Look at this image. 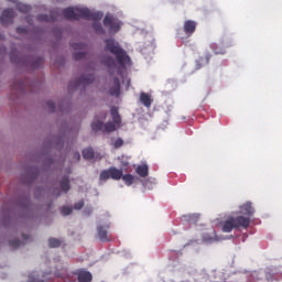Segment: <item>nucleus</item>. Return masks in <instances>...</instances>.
<instances>
[{
	"mask_svg": "<svg viewBox=\"0 0 282 282\" xmlns=\"http://www.w3.org/2000/svg\"><path fill=\"white\" fill-rule=\"evenodd\" d=\"M240 215L241 216H230L223 224V232H232L234 230H248L250 228V217L254 215V207H252V203H245L240 206Z\"/></svg>",
	"mask_w": 282,
	"mask_h": 282,
	"instance_id": "nucleus-1",
	"label": "nucleus"
},
{
	"mask_svg": "<svg viewBox=\"0 0 282 282\" xmlns=\"http://www.w3.org/2000/svg\"><path fill=\"white\" fill-rule=\"evenodd\" d=\"M110 115L112 118V122L109 121L107 123H104L102 121H94L91 123L93 131H102V129H105L104 131L106 133H113V131H116V124L117 127H120V124H122V118L120 117V112L118 111V107L116 106H112L110 108Z\"/></svg>",
	"mask_w": 282,
	"mask_h": 282,
	"instance_id": "nucleus-2",
	"label": "nucleus"
},
{
	"mask_svg": "<svg viewBox=\"0 0 282 282\" xmlns=\"http://www.w3.org/2000/svg\"><path fill=\"white\" fill-rule=\"evenodd\" d=\"M106 46L105 51L110 52V54H113L117 58V63L121 65V67H124L131 58L129 55H127V52L122 47H120V44L116 42L113 39H106L105 40Z\"/></svg>",
	"mask_w": 282,
	"mask_h": 282,
	"instance_id": "nucleus-3",
	"label": "nucleus"
},
{
	"mask_svg": "<svg viewBox=\"0 0 282 282\" xmlns=\"http://www.w3.org/2000/svg\"><path fill=\"white\" fill-rule=\"evenodd\" d=\"M64 18L67 21H80L83 17H87L89 14L88 8H78V7H68L62 11Z\"/></svg>",
	"mask_w": 282,
	"mask_h": 282,
	"instance_id": "nucleus-4",
	"label": "nucleus"
},
{
	"mask_svg": "<svg viewBox=\"0 0 282 282\" xmlns=\"http://www.w3.org/2000/svg\"><path fill=\"white\" fill-rule=\"evenodd\" d=\"M122 170H118L117 167H109L108 170H104L100 172L99 180L101 182H107V180H122Z\"/></svg>",
	"mask_w": 282,
	"mask_h": 282,
	"instance_id": "nucleus-5",
	"label": "nucleus"
},
{
	"mask_svg": "<svg viewBox=\"0 0 282 282\" xmlns=\"http://www.w3.org/2000/svg\"><path fill=\"white\" fill-rule=\"evenodd\" d=\"M94 80H96V76L94 74L82 75L78 79L69 83L68 89H77L80 85H91Z\"/></svg>",
	"mask_w": 282,
	"mask_h": 282,
	"instance_id": "nucleus-6",
	"label": "nucleus"
},
{
	"mask_svg": "<svg viewBox=\"0 0 282 282\" xmlns=\"http://www.w3.org/2000/svg\"><path fill=\"white\" fill-rule=\"evenodd\" d=\"M219 45L221 48L217 47V44H212L210 48L215 52V54H226L227 47H232V40L230 37H221Z\"/></svg>",
	"mask_w": 282,
	"mask_h": 282,
	"instance_id": "nucleus-7",
	"label": "nucleus"
},
{
	"mask_svg": "<svg viewBox=\"0 0 282 282\" xmlns=\"http://www.w3.org/2000/svg\"><path fill=\"white\" fill-rule=\"evenodd\" d=\"M58 17H61V11L58 9L51 10L50 15L47 14H40L37 15V21H46L47 23H52L54 21H58Z\"/></svg>",
	"mask_w": 282,
	"mask_h": 282,
	"instance_id": "nucleus-8",
	"label": "nucleus"
},
{
	"mask_svg": "<svg viewBox=\"0 0 282 282\" xmlns=\"http://www.w3.org/2000/svg\"><path fill=\"white\" fill-rule=\"evenodd\" d=\"M104 25L110 28V32H120V22L115 21L110 15L104 18Z\"/></svg>",
	"mask_w": 282,
	"mask_h": 282,
	"instance_id": "nucleus-9",
	"label": "nucleus"
},
{
	"mask_svg": "<svg viewBox=\"0 0 282 282\" xmlns=\"http://www.w3.org/2000/svg\"><path fill=\"white\" fill-rule=\"evenodd\" d=\"M75 276H77L78 282H91L94 276L91 275V272L86 271L84 269H79L75 272H73Z\"/></svg>",
	"mask_w": 282,
	"mask_h": 282,
	"instance_id": "nucleus-10",
	"label": "nucleus"
},
{
	"mask_svg": "<svg viewBox=\"0 0 282 282\" xmlns=\"http://www.w3.org/2000/svg\"><path fill=\"white\" fill-rule=\"evenodd\" d=\"M196 30H197V22L193 20H186L184 22L183 32H185L186 36H193Z\"/></svg>",
	"mask_w": 282,
	"mask_h": 282,
	"instance_id": "nucleus-11",
	"label": "nucleus"
},
{
	"mask_svg": "<svg viewBox=\"0 0 282 282\" xmlns=\"http://www.w3.org/2000/svg\"><path fill=\"white\" fill-rule=\"evenodd\" d=\"M13 19H14V10L13 9H6L2 12L0 21H1L2 25H10V23L13 22Z\"/></svg>",
	"mask_w": 282,
	"mask_h": 282,
	"instance_id": "nucleus-12",
	"label": "nucleus"
},
{
	"mask_svg": "<svg viewBox=\"0 0 282 282\" xmlns=\"http://www.w3.org/2000/svg\"><path fill=\"white\" fill-rule=\"evenodd\" d=\"M102 17H104L102 12H100V11L91 12L88 9V14L87 15H83V19H86L87 21L98 22V21H100V19H102Z\"/></svg>",
	"mask_w": 282,
	"mask_h": 282,
	"instance_id": "nucleus-13",
	"label": "nucleus"
},
{
	"mask_svg": "<svg viewBox=\"0 0 282 282\" xmlns=\"http://www.w3.org/2000/svg\"><path fill=\"white\" fill-rule=\"evenodd\" d=\"M139 100L143 107H147V109L151 108V105H153V99L151 98V95L147 93H141Z\"/></svg>",
	"mask_w": 282,
	"mask_h": 282,
	"instance_id": "nucleus-14",
	"label": "nucleus"
},
{
	"mask_svg": "<svg viewBox=\"0 0 282 282\" xmlns=\"http://www.w3.org/2000/svg\"><path fill=\"white\" fill-rule=\"evenodd\" d=\"M110 96H120V79L118 77L113 78V84L109 89Z\"/></svg>",
	"mask_w": 282,
	"mask_h": 282,
	"instance_id": "nucleus-15",
	"label": "nucleus"
},
{
	"mask_svg": "<svg viewBox=\"0 0 282 282\" xmlns=\"http://www.w3.org/2000/svg\"><path fill=\"white\" fill-rule=\"evenodd\" d=\"M97 235L100 241H102L104 243L107 241H111L109 235L107 234V229H105V227L102 226L97 227Z\"/></svg>",
	"mask_w": 282,
	"mask_h": 282,
	"instance_id": "nucleus-16",
	"label": "nucleus"
},
{
	"mask_svg": "<svg viewBox=\"0 0 282 282\" xmlns=\"http://www.w3.org/2000/svg\"><path fill=\"white\" fill-rule=\"evenodd\" d=\"M135 171H137V175H139L140 177H147L149 175V165L147 164L138 165Z\"/></svg>",
	"mask_w": 282,
	"mask_h": 282,
	"instance_id": "nucleus-17",
	"label": "nucleus"
},
{
	"mask_svg": "<svg viewBox=\"0 0 282 282\" xmlns=\"http://www.w3.org/2000/svg\"><path fill=\"white\" fill-rule=\"evenodd\" d=\"M54 275L57 276V279H67L69 281L70 275L67 273L66 269H58L56 268V270L54 271Z\"/></svg>",
	"mask_w": 282,
	"mask_h": 282,
	"instance_id": "nucleus-18",
	"label": "nucleus"
},
{
	"mask_svg": "<svg viewBox=\"0 0 282 282\" xmlns=\"http://www.w3.org/2000/svg\"><path fill=\"white\" fill-rule=\"evenodd\" d=\"M82 155L84 160H94V149L87 148L83 150Z\"/></svg>",
	"mask_w": 282,
	"mask_h": 282,
	"instance_id": "nucleus-19",
	"label": "nucleus"
},
{
	"mask_svg": "<svg viewBox=\"0 0 282 282\" xmlns=\"http://www.w3.org/2000/svg\"><path fill=\"white\" fill-rule=\"evenodd\" d=\"M47 281V278H45V275H43V278H39V274L36 273H31L29 275V282H45Z\"/></svg>",
	"mask_w": 282,
	"mask_h": 282,
	"instance_id": "nucleus-20",
	"label": "nucleus"
},
{
	"mask_svg": "<svg viewBox=\"0 0 282 282\" xmlns=\"http://www.w3.org/2000/svg\"><path fill=\"white\" fill-rule=\"evenodd\" d=\"M61 188L64 193H67L70 188L69 186V177H64L62 181H61Z\"/></svg>",
	"mask_w": 282,
	"mask_h": 282,
	"instance_id": "nucleus-21",
	"label": "nucleus"
},
{
	"mask_svg": "<svg viewBox=\"0 0 282 282\" xmlns=\"http://www.w3.org/2000/svg\"><path fill=\"white\" fill-rule=\"evenodd\" d=\"M70 47H73V50H75V52H78V50L84 52V50H87V44H85V43H70Z\"/></svg>",
	"mask_w": 282,
	"mask_h": 282,
	"instance_id": "nucleus-22",
	"label": "nucleus"
},
{
	"mask_svg": "<svg viewBox=\"0 0 282 282\" xmlns=\"http://www.w3.org/2000/svg\"><path fill=\"white\" fill-rule=\"evenodd\" d=\"M121 180H123L126 186H131L133 184L134 177L131 174H122Z\"/></svg>",
	"mask_w": 282,
	"mask_h": 282,
	"instance_id": "nucleus-23",
	"label": "nucleus"
},
{
	"mask_svg": "<svg viewBox=\"0 0 282 282\" xmlns=\"http://www.w3.org/2000/svg\"><path fill=\"white\" fill-rule=\"evenodd\" d=\"M104 65H106V67H109L111 69V67H116V59H113V57L108 56L104 59Z\"/></svg>",
	"mask_w": 282,
	"mask_h": 282,
	"instance_id": "nucleus-24",
	"label": "nucleus"
},
{
	"mask_svg": "<svg viewBox=\"0 0 282 282\" xmlns=\"http://www.w3.org/2000/svg\"><path fill=\"white\" fill-rule=\"evenodd\" d=\"M18 10H19V12H23L24 14H28V12L32 11V7H30L28 4L19 3Z\"/></svg>",
	"mask_w": 282,
	"mask_h": 282,
	"instance_id": "nucleus-25",
	"label": "nucleus"
},
{
	"mask_svg": "<svg viewBox=\"0 0 282 282\" xmlns=\"http://www.w3.org/2000/svg\"><path fill=\"white\" fill-rule=\"evenodd\" d=\"M48 246L50 248H61V240L58 238H50Z\"/></svg>",
	"mask_w": 282,
	"mask_h": 282,
	"instance_id": "nucleus-26",
	"label": "nucleus"
},
{
	"mask_svg": "<svg viewBox=\"0 0 282 282\" xmlns=\"http://www.w3.org/2000/svg\"><path fill=\"white\" fill-rule=\"evenodd\" d=\"M12 89H18V91H23V89H25V84L23 83V80L14 82L12 85Z\"/></svg>",
	"mask_w": 282,
	"mask_h": 282,
	"instance_id": "nucleus-27",
	"label": "nucleus"
},
{
	"mask_svg": "<svg viewBox=\"0 0 282 282\" xmlns=\"http://www.w3.org/2000/svg\"><path fill=\"white\" fill-rule=\"evenodd\" d=\"M93 28L97 34H105V29H102V24L100 22L93 23Z\"/></svg>",
	"mask_w": 282,
	"mask_h": 282,
	"instance_id": "nucleus-28",
	"label": "nucleus"
},
{
	"mask_svg": "<svg viewBox=\"0 0 282 282\" xmlns=\"http://www.w3.org/2000/svg\"><path fill=\"white\" fill-rule=\"evenodd\" d=\"M85 56H87V53H85V52H76V53H74L73 58L75 61H83V58H85Z\"/></svg>",
	"mask_w": 282,
	"mask_h": 282,
	"instance_id": "nucleus-29",
	"label": "nucleus"
},
{
	"mask_svg": "<svg viewBox=\"0 0 282 282\" xmlns=\"http://www.w3.org/2000/svg\"><path fill=\"white\" fill-rule=\"evenodd\" d=\"M264 276L267 281H273L274 280V271L272 269H269L264 272Z\"/></svg>",
	"mask_w": 282,
	"mask_h": 282,
	"instance_id": "nucleus-30",
	"label": "nucleus"
},
{
	"mask_svg": "<svg viewBox=\"0 0 282 282\" xmlns=\"http://www.w3.org/2000/svg\"><path fill=\"white\" fill-rule=\"evenodd\" d=\"M189 224H197L199 221V214H192L188 216Z\"/></svg>",
	"mask_w": 282,
	"mask_h": 282,
	"instance_id": "nucleus-31",
	"label": "nucleus"
},
{
	"mask_svg": "<svg viewBox=\"0 0 282 282\" xmlns=\"http://www.w3.org/2000/svg\"><path fill=\"white\" fill-rule=\"evenodd\" d=\"M61 213L64 217H67V215H72V207L69 206H63L61 208Z\"/></svg>",
	"mask_w": 282,
	"mask_h": 282,
	"instance_id": "nucleus-32",
	"label": "nucleus"
},
{
	"mask_svg": "<svg viewBox=\"0 0 282 282\" xmlns=\"http://www.w3.org/2000/svg\"><path fill=\"white\" fill-rule=\"evenodd\" d=\"M41 65H43V57H37L33 64H32V67L34 69H39V67H41Z\"/></svg>",
	"mask_w": 282,
	"mask_h": 282,
	"instance_id": "nucleus-33",
	"label": "nucleus"
},
{
	"mask_svg": "<svg viewBox=\"0 0 282 282\" xmlns=\"http://www.w3.org/2000/svg\"><path fill=\"white\" fill-rule=\"evenodd\" d=\"M21 243L22 242L19 239H13L9 241V246L14 249L20 248Z\"/></svg>",
	"mask_w": 282,
	"mask_h": 282,
	"instance_id": "nucleus-34",
	"label": "nucleus"
},
{
	"mask_svg": "<svg viewBox=\"0 0 282 282\" xmlns=\"http://www.w3.org/2000/svg\"><path fill=\"white\" fill-rule=\"evenodd\" d=\"M46 107H48V111H51V113L56 111V105L52 100L46 101Z\"/></svg>",
	"mask_w": 282,
	"mask_h": 282,
	"instance_id": "nucleus-35",
	"label": "nucleus"
},
{
	"mask_svg": "<svg viewBox=\"0 0 282 282\" xmlns=\"http://www.w3.org/2000/svg\"><path fill=\"white\" fill-rule=\"evenodd\" d=\"M124 145V141L120 138H118L115 142H113V148L115 149H120V147Z\"/></svg>",
	"mask_w": 282,
	"mask_h": 282,
	"instance_id": "nucleus-36",
	"label": "nucleus"
},
{
	"mask_svg": "<svg viewBox=\"0 0 282 282\" xmlns=\"http://www.w3.org/2000/svg\"><path fill=\"white\" fill-rule=\"evenodd\" d=\"M203 240L206 242V243H210L212 241H216L217 239L215 238V235L213 237H210L209 235H204L203 236Z\"/></svg>",
	"mask_w": 282,
	"mask_h": 282,
	"instance_id": "nucleus-37",
	"label": "nucleus"
},
{
	"mask_svg": "<svg viewBox=\"0 0 282 282\" xmlns=\"http://www.w3.org/2000/svg\"><path fill=\"white\" fill-rule=\"evenodd\" d=\"M17 33L18 34H28V29L23 26H18L17 28Z\"/></svg>",
	"mask_w": 282,
	"mask_h": 282,
	"instance_id": "nucleus-38",
	"label": "nucleus"
},
{
	"mask_svg": "<svg viewBox=\"0 0 282 282\" xmlns=\"http://www.w3.org/2000/svg\"><path fill=\"white\" fill-rule=\"evenodd\" d=\"M85 206V202L80 200L77 204H75V210H80Z\"/></svg>",
	"mask_w": 282,
	"mask_h": 282,
	"instance_id": "nucleus-39",
	"label": "nucleus"
},
{
	"mask_svg": "<svg viewBox=\"0 0 282 282\" xmlns=\"http://www.w3.org/2000/svg\"><path fill=\"white\" fill-rule=\"evenodd\" d=\"M74 160H75L76 162H79V161H80V153H79V152H75V153H74Z\"/></svg>",
	"mask_w": 282,
	"mask_h": 282,
	"instance_id": "nucleus-40",
	"label": "nucleus"
},
{
	"mask_svg": "<svg viewBox=\"0 0 282 282\" xmlns=\"http://www.w3.org/2000/svg\"><path fill=\"white\" fill-rule=\"evenodd\" d=\"M10 61L11 63H19V61L17 59V57L14 56V54H10Z\"/></svg>",
	"mask_w": 282,
	"mask_h": 282,
	"instance_id": "nucleus-41",
	"label": "nucleus"
},
{
	"mask_svg": "<svg viewBox=\"0 0 282 282\" xmlns=\"http://www.w3.org/2000/svg\"><path fill=\"white\" fill-rule=\"evenodd\" d=\"M22 239H23L24 241H29L30 236H28V235H25V234H22Z\"/></svg>",
	"mask_w": 282,
	"mask_h": 282,
	"instance_id": "nucleus-42",
	"label": "nucleus"
},
{
	"mask_svg": "<svg viewBox=\"0 0 282 282\" xmlns=\"http://www.w3.org/2000/svg\"><path fill=\"white\" fill-rule=\"evenodd\" d=\"M210 54H207L206 56H205V58H206V64H208V63H210Z\"/></svg>",
	"mask_w": 282,
	"mask_h": 282,
	"instance_id": "nucleus-43",
	"label": "nucleus"
},
{
	"mask_svg": "<svg viewBox=\"0 0 282 282\" xmlns=\"http://www.w3.org/2000/svg\"><path fill=\"white\" fill-rule=\"evenodd\" d=\"M4 39L3 34L0 33V41H3Z\"/></svg>",
	"mask_w": 282,
	"mask_h": 282,
	"instance_id": "nucleus-44",
	"label": "nucleus"
},
{
	"mask_svg": "<svg viewBox=\"0 0 282 282\" xmlns=\"http://www.w3.org/2000/svg\"><path fill=\"white\" fill-rule=\"evenodd\" d=\"M8 1H10L11 3H17V0H8Z\"/></svg>",
	"mask_w": 282,
	"mask_h": 282,
	"instance_id": "nucleus-45",
	"label": "nucleus"
}]
</instances>
